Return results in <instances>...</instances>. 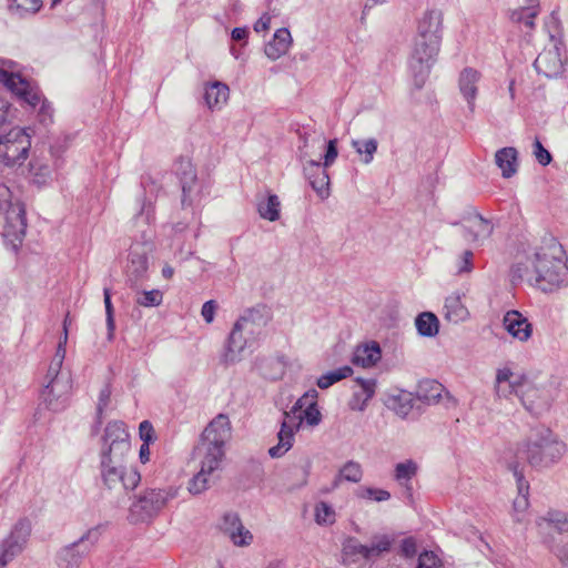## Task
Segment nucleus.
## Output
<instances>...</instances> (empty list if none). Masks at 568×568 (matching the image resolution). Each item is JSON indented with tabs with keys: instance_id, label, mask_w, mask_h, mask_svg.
Listing matches in <instances>:
<instances>
[{
	"instance_id": "nucleus-1",
	"label": "nucleus",
	"mask_w": 568,
	"mask_h": 568,
	"mask_svg": "<svg viewBox=\"0 0 568 568\" xmlns=\"http://www.w3.org/2000/svg\"><path fill=\"white\" fill-rule=\"evenodd\" d=\"M566 450V445L558 440L548 428L535 429L526 438L507 447L501 460L513 471L520 489H526L524 468L544 469L558 463Z\"/></svg>"
},
{
	"instance_id": "nucleus-2",
	"label": "nucleus",
	"mask_w": 568,
	"mask_h": 568,
	"mask_svg": "<svg viewBox=\"0 0 568 568\" xmlns=\"http://www.w3.org/2000/svg\"><path fill=\"white\" fill-rule=\"evenodd\" d=\"M532 266L536 285L541 291L551 292L568 285L567 255L555 237L542 241L534 255Z\"/></svg>"
},
{
	"instance_id": "nucleus-3",
	"label": "nucleus",
	"mask_w": 568,
	"mask_h": 568,
	"mask_svg": "<svg viewBox=\"0 0 568 568\" xmlns=\"http://www.w3.org/2000/svg\"><path fill=\"white\" fill-rule=\"evenodd\" d=\"M271 320V310L265 304L246 308L229 335L226 358L235 361L236 355L246 346L258 341Z\"/></svg>"
},
{
	"instance_id": "nucleus-4",
	"label": "nucleus",
	"mask_w": 568,
	"mask_h": 568,
	"mask_svg": "<svg viewBox=\"0 0 568 568\" xmlns=\"http://www.w3.org/2000/svg\"><path fill=\"white\" fill-rule=\"evenodd\" d=\"M232 427L227 415L219 414L204 428L194 449L200 466L217 471L225 457V444L231 439Z\"/></svg>"
},
{
	"instance_id": "nucleus-5",
	"label": "nucleus",
	"mask_w": 568,
	"mask_h": 568,
	"mask_svg": "<svg viewBox=\"0 0 568 568\" xmlns=\"http://www.w3.org/2000/svg\"><path fill=\"white\" fill-rule=\"evenodd\" d=\"M0 215L4 217L2 236L17 250L27 231L26 206L19 200L13 201L11 190L3 183H0Z\"/></svg>"
},
{
	"instance_id": "nucleus-6",
	"label": "nucleus",
	"mask_w": 568,
	"mask_h": 568,
	"mask_svg": "<svg viewBox=\"0 0 568 568\" xmlns=\"http://www.w3.org/2000/svg\"><path fill=\"white\" fill-rule=\"evenodd\" d=\"M100 475L104 488L119 495L135 489L141 481L140 473L124 464V456L102 454Z\"/></svg>"
},
{
	"instance_id": "nucleus-7",
	"label": "nucleus",
	"mask_w": 568,
	"mask_h": 568,
	"mask_svg": "<svg viewBox=\"0 0 568 568\" xmlns=\"http://www.w3.org/2000/svg\"><path fill=\"white\" fill-rule=\"evenodd\" d=\"M0 83L30 106L36 108L40 104L38 113L40 122L45 123L52 120L53 109L40 90L20 74L4 69L3 64L0 65Z\"/></svg>"
},
{
	"instance_id": "nucleus-8",
	"label": "nucleus",
	"mask_w": 568,
	"mask_h": 568,
	"mask_svg": "<svg viewBox=\"0 0 568 568\" xmlns=\"http://www.w3.org/2000/svg\"><path fill=\"white\" fill-rule=\"evenodd\" d=\"M442 42L415 34L409 55V68L415 84L422 88L428 77L430 69L436 63Z\"/></svg>"
},
{
	"instance_id": "nucleus-9",
	"label": "nucleus",
	"mask_w": 568,
	"mask_h": 568,
	"mask_svg": "<svg viewBox=\"0 0 568 568\" xmlns=\"http://www.w3.org/2000/svg\"><path fill=\"white\" fill-rule=\"evenodd\" d=\"M175 496L176 490L172 487L145 489L130 507L131 523L151 521Z\"/></svg>"
},
{
	"instance_id": "nucleus-10",
	"label": "nucleus",
	"mask_w": 568,
	"mask_h": 568,
	"mask_svg": "<svg viewBox=\"0 0 568 568\" xmlns=\"http://www.w3.org/2000/svg\"><path fill=\"white\" fill-rule=\"evenodd\" d=\"M31 135L27 129L13 128L0 135V165H21L29 155Z\"/></svg>"
},
{
	"instance_id": "nucleus-11",
	"label": "nucleus",
	"mask_w": 568,
	"mask_h": 568,
	"mask_svg": "<svg viewBox=\"0 0 568 568\" xmlns=\"http://www.w3.org/2000/svg\"><path fill=\"white\" fill-rule=\"evenodd\" d=\"M302 422L303 414L300 408H296L295 403L290 412L283 414L281 429L277 434L278 443L268 449V455L272 458H280L292 448L295 432L298 430Z\"/></svg>"
},
{
	"instance_id": "nucleus-12",
	"label": "nucleus",
	"mask_w": 568,
	"mask_h": 568,
	"mask_svg": "<svg viewBox=\"0 0 568 568\" xmlns=\"http://www.w3.org/2000/svg\"><path fill=\"white\" fill-rule=\"evenodd\" d=\"M31 534V523L22 518L16 523L10 535L0 547V568L7 566L16 556L24 549Z\"/></svg>"
},
{
	"instance_id": "nucleus-13",
	"label": "nucleus",
	"mask_w": 568,
	"mask_h": 568,
	"mask_svg": "<svg viewBox=\"0 0 568 568\" xmlns=\"http://www.w3.org/2000/svg\"><path fill=\"white\" fill-rule=\"evenodd\" d=\"M99 539V531L97 529L89 530L75 542L63 547L58 554V565L61 568H75L78 567L84 556L89 554L92 546Z\"/></svg>"
},
{
	"instance_id": "nucleus-14",
	"label": "nucleus",
	"mask_w": 568,
	"mask_h": 568,
	"mask_svg": "<svg viewBox=\"0 0 568 568\" xmlns=\"http://www.w3.org/2000/svg\"><path fill=\"white\" fill-rule=\"evenodd\" d=\"M519 399L531 414L540 415L549 409L552 403V393L549 387H539L527 378L523 384Z\"/></svg>"
},
{
	"instance_id": "nucleus-15",
	"label": "nucleus",
	"mask_w": 568,
	"mask_h": 568,
	"mask_svg": "<svg viewBox=\"0 0 568 568\" xmlns=\"http://www.w3.org/2000/svg\"><path fill=\"white\" fill-rule=\"evenodd\" d=\"M71 387L70 378H58L54 382H48L41 390L40 398L48 409L52 412L62 410L67 406Z\"/></svg>"
},
{
	"instance_id": "nucleus-16",
	"label": "nucleus",
	"mask_w": 568,
	"mask_h": 568,
	"mask_svg": "<svg viewBox=\"0 0 568 568\" xmlns=\"http://www.w3.org/2000/svg\"><path fill=\"white\" fill-rule=\"evenodd\" d=\"M103 440L108 445V449H103L102 454L111 456H125L130 450L129 434L122 422H111L106 425Z\"/></svg>"
},
{
	"instance_id": "nucleus-17",
	"label": "nucleus",
	"mask_w": 568,
	"mask_h": 568,
	"mask_svg": "<svg viewBox=\"0 0 568 568\" xmlns=\"http://www.w3.org/2000/svg\"><path fill=\"white\" fill-rule=\"evenodd\" d=\"M219 529L230 538L234 546L245 547L253 541V535L244 527L236 513H225L219 523Z\"/></svg>"
},
{
	"instance_id": "nucleus-18",
	"label": "nucleus",
	"mask_w": 568,
	"mask_h": 568,
	"mask_svg": "<svg viewBox=\"0 0 568 568\" xmlns=\"http://www.w3.org/2000/svg\"><path fill=\"white\" fill-rule=\"evenodd\" d=\"M527 377L515 374L509 367L498 368L496 372L494 389L498 398H509L511 395L520 397L521 387Z\"/></svg>"
},
{
	"instance_id": "nucleus-19",
	"label": "nucleus",
	"mask_w": 568,
	"mask_h": 568,
	"mask_svg": "<svg viewBox=\"0 0 568 568\" xmlns=\"http://www.w3.org/2000/svg\"><path fill=\"white\" fill-rule=\"evenodd\" d=\"M444 13L439 9L426 10L417 20L416 34L443 41Z\"/></svg>"
},
{
	"instance_id": "nucleus-20",
	"label": "nucleus",
	"mask_w": 568,
	"mask_h": 568,
	"mask_svg": "<svg viewBox=\"0 0 568 568\" xmlns=\"http://www.w3.org/2000/svg\"><path fill=\"white\" fill-rule=\"evenodd\" d=\"M148 271V256L145 250L136 244L130 247L125 273L131 286L136 285L145 277Z\"/></svg>"
},
{
	"instance_id": "nucleus-21",
	"label": "nucleus",
	"mask_w": 568,
	"mask_h": 568,
	"mask_svg": "<svg viewBox=\"0 0 568 568\" xmlns=\"http://www.w3.org/2000/svg\"><path fill=\"white\" fill-rule=\"evenodd\" d=\"M480 79L481 73L474 68H465L459 73V92L466 100L468 109L471 113L475 111V101L478 94V83Z\"/></svg>"
},
{
	"instance_id": "nucleus-22",
	"label": "nucleus",
	"mask_w": 568,
	"mask_h": 568,
	"mask_svg": "<svg viewBox=\"0 0 568 568\" xmlns=\"http://www.w3.org/2000/svg\"><path fill=\"white\" fill-rule=\"evenodd\" d=\"M534 67L539 74L546 78H556L564 71V62L560 52L557 48L541 51L535 62Z\"/></svg>"
},
{
	"instance_id": "nucleus-23",
	"label": "nucleus",
	"mask_w": 568,
	"mask_h": 568,
	"mask_svg": "<svg viewBox=\"0 0 568 568\" xmlns=\"http://www.w3.org/2000/svg\"><path fill=\"white\" fill-rule=\"evenodd\" d=\"M304 174L320 197L326 199L329 195V178L326 169L320 162L307 161L304 165Z\"/></svg>"
},
{
	"instance_id": "nucleus-24",
	"label": "nucleus",
	"mask_w": 568,
	"mask_h": 568,
	"mask_svg": "<svg viewBox=\"0 0 568 568\" xmlns=\"http://www.w3.org/2000/svg\"><path fill=\"white\" fill-rule=\"evenodd\" d=\"M503 325L505 329L516 339L526 342L531 337V323L518 311H508L504 315Z\"/></svg>"
},
{
	"instance_id": "nucleus-25",
	"label": "nucleus",
	"mask_w": 568,
	"mask_h": 568,
	"mask_svg": "<svg viewBox=\"0 0 568 568\" xmlns=\"http://www.w3.org/2000/svg\"><path fill=\"white\" fill-rule=\"evenodd\" d=\"M354 382L358 388L354 389L348 407L352 410L364 412L375 395L376 381L374 378L357 377Z\"/></svg>"
},
{
	"instance_id": "nucleus-26",
	"label": "nucleus",
	"mask_w": 568,
	"mask_h": 568,
	"mask_svg": "<svg viewBox=\"0 0 568 568\" xmlns=\"http://www.w3.org/2000/svg\"><path fill=\"white\" fill-rule=\"evenodd\" d=\"M465 295L454 292L445 300L443 315L446 321L458 324L469 317L468 308L463 303Z\"/></svg>"
},
{
	"instance_id": "nucleus-27",
	"label": "nucleus",
	"mask_w": 568,
	"mask_h": 568,
	"mask_svg": "<svg viewBox=\"0 0 568 568\" xmlns=\"http://www.w3.org/2000/svg\"><path fill=\"white\" fill-rule=\"evenodd\" d=\"M68 317H69V315L65 316L64 322H63V333H64L63 338H61L58 344L55 354L49 365L47 375L44 377L45 383L54 382L58 378H70L68 375H65L61 372L63 359L65 357V344L68 341V327H67Z\"/></svg>"
},
{
	"instance_id": "nucleus-28",
	"label": "nucleus",
	"mask_w": 568,
	"mask_h": 568,
	"mask_svg": "<svg viewBox=\"0 0 568 568\" xmlns=\"http://www.w3.org/2000/svg\"><path fill=\"white\" fill-rule=\"evenodd\" d=\"M292 36L288 29L281 28L275 31L272 40L265 45V54L271 60H277L287 53L292 45Z\"/></svg>"
},
{
	"instance_id": "nucleus-29",
	"label": "nucleus",
	"mask_w": 568,
	"mask_h": 568,
	"mask_svg": "<svg viewBox=\"0 0 568 568\" xmlns=\"http://www.w3.org/2000/svg\"><path fill=\"white\" fill-rule=\"evenodd\" d=\"M317 396L316 389L307 390L296 402V408H300L303 414V419L311 426H316L322 419V415L317 408Z\"/></svg>"
},
{
	"instance_id": "nucleus-30",
	"label": "nucleus",
	"mask_w": 568,
	"mask_h": 568,
	"mask_svg": "<svg viewBox=\"0 0 568 568\" xmlns=\"http://www.w3.org/2000/svg\"><path fill=\"white\" fill-rule=\"evenodd\" d=\"M540 534H549L554 538V532H568V516L560 511H549L547 517L537 521Z\"/></svg>"
},
{
	"instance_id": "nucleus-31",
	"label": "nucleus",
	"mask_w": 568,
	"mask_h": 568,
	"mask_svg": "<svg viewBox=\"0 0 568 568\" xmlns=\"http://www.w3.org/2000/svg\"><path fill=\"white\" fill-rule=\"evenodd\" d=\"M382 357L379 344L371 342L358 345L353 354L352 362L362 367L374 366Z\"/></svg>"
},
{
	"instance_id": "nucleus-32",
	"label": "nucleus",
	"mask_w": 568,
	"mask_h": 568,
	"mask_svg": "<svg viewBox=\"0 0 568 568\" xmlns=\"http://www.w3.org/2000/svg\"><path fill=\"white\" fill-rule=\"evenodd\" d=\"M517 150L511 146L503 148L496 152L495 162L497 166L501 170V174L504 178H511L517 172Z\"/></svg>"
},
{
	"instance_id": "nucleus-33",
	"label": "nucleus",
	"mask_w": 568,
	"mask_h": 568,
	"mask_svg": "<svg viewBox=\"0 0 568 568\" xmlns=\"http://www.w3.org/2000/svg\"><path fill=\"white\" fill-rule=\"evenodd\" d=\"M229 94V87L222 82L215 81L206 87L204 100L210 109H220L224 103H226Z\"/></svg>"
},
{
	"instance_id": "nucleus-34",
	"label": "nucleus",
	"mask_w": 568,
	"mask_h": 568,
	"mask_svg": "<svg viewBox=\"0 0 568 568\" xmlns=\"http://www.w3.org/2000/svg\"><path fill=\"white\" fill-rule=\"evenodd\" d=\"M444 386L434 379H425L418 384L416 394L419 400L430 405L439 402Z\"/></svg>"
},
{
	"instance_id": "nucleus-35",
	"label": "nucleus",
	"mask_w": 568,
	"mask_h": 568,
	"mask_svg": "<svg viewBox=\"0 0 568 568\" xmlns=\"http://www.w3.org/2000/svg\"><path fill=\"white\" fill-rule=\"evenodd\" d=\"M260 216L270 222H275L281 216V201L276 194L267 192L265 199L257 201Z\"/></svg>"
},
{
	"instance_id": "nucleus-36",
	"label": "nucleus",
	"mask_w": 568,
	"mask_h": 568,
	"mask_svg": "<svg viewBox=\"0 0 568 568\" xmlns=\"http://www.w3.org/2000/svg\"><path fill=\"white\" fill-rule=\"evenodd\" d=\"M539 13V4L537 0H528V4L520 7L510 12L509 18L515 23H523L529 29L535 27V18Z\"/></svg>"
},
{
	"instance_id": "nucleus-37",
	"label": "nucleus",
	"mask_w": 568,
	"mask_h": 568,
	"mask_svg": "<svg viewBox=\"0 0 568 568\" xmlns=\"http://www.w3.org/2000/svg\"><path fill=\"white\" fill-rule=\"evenodd\" d=\"M216 478L215 471L200 466V470L189 483V491L193 495L201 494L206 490Z\"/></svg>"
},
{
	"instance_id": "nucleus-38",
	"label": "nucleus",
	"mask_w": 568,
	"mask_h": 568,
	"mask_svg": "<svg viewBox=\"0 0 568 568\" xmlns=\"http://www.w3.org/2000/svg\"><path fill=\"white\" fill-rule=\"evenodd\" d=\"M415 325L420 335L428 337L435 336L439 329L438 318L430 312L419 314L416 317Z\"/></svg>"
},
{
	"instance_id": "nucleus-39",
	"label": "nucleus",
	"mask_w": 568,
	"mask_h": 568,
	"mask_svg": "<svg viewBox=\"0 0 568 568\" xmlns=\"http://www.w3.org/2000/svg\"><path fill=\"white\" fill-rule=\"evenodd\" d=\"M363 478V469L362 466L354 460H349L343 465L339 469L338 475L334 479L333 486L338 487L342 480L351 481V483H359Z\"/></svg>"
},
{
	"instance_id": "nucleus-40",
	"label": "nucleus",
	"mask_w": 568,
	"mask_h": 568,
	"mask_svg": "<svg viewBox=\"0 0 568 568\" xmlns=\"http://www.w3.org/2000/svg\"><path fill=\"white\" fill-rule=\"evenodd\" d=\"M180 182L182 187V205H192L201 192L196 174H193V179L184 176L180 179Z\"/></svg>"
},
{
	"instance_id": "nucleus-41",
	"label": "nucleus",
	"mask_w": 568,
	"mask_h": 568,
	"mask_svg": "<svg viewBox=\"0 0 568 568\" xmlns=\"http://www.w3.org/2000/svg\"><path fill=\"white\" fill-rule=\"evenodd\" d=\"M493 224L481 215H476L469 221L468 232L474 241L487 239L493 233Z\"/></svg>"
},
{
	"instance_id": "nucleus-42",
	"label": "nucleus",
	"mask_w": 568,
	"mask_h": 568,
	"mask_svg": "<svg viewBox=\"0 0 568 568\" xmlns=\"http://www.w3.org/2000/svg\"><path fill=\"white\" fill-rule=\"evenodd\" d=\"M351 144L359 155H363L362 161L365 164H369L373 161L374 154L378 148L377 140L373 138L367 140H353Z\"/></svg>"
},
{
	"instance_id": "nucleus-43",
	"label": "nucleus",
	"mask_w": 568,
	"mask_h": 568,
	"mask_svg": "<svg viewBox=\"0 0 568 568\" xmlns=\"http://www.w3.org/2000/svg\"><path fill=\"white\" fill-rule=\"evenodd\" d=\"M353 374V368L349 366H343L335 371L328 372L322 375L316 384L321 389H326L335 383L349 377Z\"/></svg>"
},
{
	"instance_id": "nucleus-44",
	"label": "nucleus",
	"mask_w": 568,
	"mask_h": 568,
	"mask_svg": "<svg viewBox=\"0 0 568 568\" xmlns=\"http://www.w3.org/2000/svg\"><path fill=\"white\" fill-rule=\"evenodd\" d=\"M393 539L387 535L375 536L371 546H367V560L377 558L384 552H388L392 547Z\"/></svg>"
},
{
	"instance_id": "nucleus-45",
	"label": "nucleus",
	"mask_w": 568,
	"mask_h": 568,
	"mask_svg": "<svg viewBox=\"0 0 568 568\" xmlns=\"http://www.w3.org/2000/svg\"><path fill=\"white\" fill-rule=\"evenodd\" d=\"M163 302V293L160 290L142 291L136 293L135 303L143 307H154Z\"/></svg>"
},
{
	"instance_id": "nucleus-46",
	"label": "nucleus",
	"mask_w": 568,
	"mask_h": 568,
	"mask_svg": "<svg viewBox=\"0 0 568 568\" xmlns=\"http://www.w3.org/2000/svg\"><path fill=\"white\" fill-rule=\"evenodd\" d=\"M42 7L41 0H14L10 6V10L18 13L19 16L34 14Z\"/></svg>"
},
{
	"instance_id": "nucleus-47",
	"label": "nucleus",
	"mask_w": 568,
	"mask_h": 568,
	"mask_svg": "<svg viewBox=\"0 0 568 568\" xmlns=\"http://www.w3.org/2000/svg\"><path fill=\"white\" fill-rule=\"evenodd\" d=\"M417 473V464L412 459L404 463H398L395 466V479L403 484L409 481Z\"/></svg>"
},
{
	"instance_id": "nucleus-48",
	"label": "nucleus",
	"mask_w": 568,
	"mask_h": 568,
	"mask_svg": "<svg viewBox=\"0 0 568 568\" xmlns=\"http://www.w3.org/2000/svg\"><path fill=\"white\" fill-rule=\"evenodd\" d=\"M355 495L361 499H369L375 501H385L390 498L389 491L381 488L359 487Z\"/></svg>"
},
{
	"instance_id": "nucleus-49",
	"label": "nucleus",
	"mask_w": 568,
	"mask_h": 568,
	"mask_svg": "<svg viewBox=\"0 0 568 568\" xmlns=\"http://www.w3.org/2000/svg\"><path fill=\"white\" fill-rule=\"evenodd\" d=\"M104 306H105V315H106V328H108V339L112 341L114 337L115 331V321H114V308L111 302V291L110 288H104Z\"/></svg>"
},
{
	"instance_id": "nucleus-50",
	"label": "nucleus",
	"mask_w": 568,
	"mask_h": 568,
	"mask_svg": "<svg viewBox=\"0 0 568 568\" xmlns=\"http://www.w3.org/2000/svg\"><path fill=\"white\" fill-rule=\"evenodd\" d=\"M315 520L320 525L333 524L335 513L333 508L325 501H321L315 506Z\"/></svg>"
},
{
	"instance_id": "nucleus-51",
	"label": "nucleus",
	"mask_w": 568,
	"mask_h": 568,
	"mask_svg": "<svg viewBox=\"0 0 568 568\" xmlns=\"http://www.w3.org/2000/svg\"><path fill=\"white\" fill-rule=\"evenodd\" d=\"M174 172L179 179L187 178L193 179V174H196V171L189 158H179L174 163Z\"/></svg>"
},
{
	"instance_id": "nucleus-52",
	"label": "nucleus",
	"mask_w": 568,
	"mask_h": 568,
	"mask_svg": "<svg viewBox=\"0 0 568 568\" xmlns=\"http://www.w3.org/2000/svg\"><path fill=\"white\" fill-rule=\"evenodd\" d=\"M393 407L398 415L406 416L413 408L412 394L402 393L393 398Z\"/></svg>"
},
{
	"instance_id": "nucleus-53",
	"label": "nucleus",
	"mask_w": 568,
	"mask_h": 568,
	"mask_svg": "<svg viewBox=\"0 0 568 568\" xmlns=\"http://www.w3.org/2000/svg\"><path fill=\"white\" fill-rule=\"evenodd\" d=\"M345 555L347 556H359L363 559L367 560V551L368 548L366 545L361 544L355 538H349L343 547Z\"/></svg>"
},
{
	"instance_id": "nucleus-54",
	"label": "nucleus",
	"mask_w": 568,
	"mask_h": 568,
	"mask_svg": "<svg viewBox=\"0 0 568 568\" xmlns=\"http://www.w3.org/2000/svg\"><path fill=\"white\" fill-rule=\"evenodd\" d=\"M416 568H442L440 559L432 551H424L418 557Z\"/></svg>"
},
{
	"instance_id": "nucleus-55",
	"label": "nucleus",
	"mask_w": 568,
	"mask_h": 568,
	"mask_svg": "<svg viewBox=\"0 0 568 568\" xmlns=\"http://www.w3.org/2000/svg\"><path fill=\"white\" fill-rule=\"evenodd\" d=\"M473 260H474V253L470 250L464 251L456 263L457 273L458 274L470 273L474 267Z\"/></svg>"
},
{
	"instance_id": "nucleus-56",
	"label": "nucleus",
	"mask_w": 568,
	"mask_h": 568,
	"mask_svg": "<svg viewBox=\"0 0 568 568\" xmlns=\"http://www.w3.org/2000/svg\"><path fill=\"white\" fill-rule=\"evenodd\" d=\"M30 171L34 176V182L42 184L45 179L50 175V168L45 164H39L37 161L30 162Z\"/></svg>"
},
{
	"instance_id": "nucleus-57",
	"label": "nucleus",
	"mask_w": 568,
	"mask_h": 568,
	"mask_svg": "<svg viewBox=\"0 0 568 568\" xmlns=\"http://www.w3.org/2000/svg\"><path fill=\"white\" fill-rule=\"evenodd\" d=\"M518 497L514 500V510L516 513H523L527 509L528 503V494H529V484L526 480V489L521 490L519 481H517Z\"/></svg>"
},
{
	"instance_id": "nucleus-58",
	"label": "nucleus",
	"mask_w": 568,
	"mask_h": 568,
	"mask_svg": "<svg viewBox=\"0 0 568 568\" xmlns=\"http://www.w3.org/2000/svg\"><path fill=\"white\" fill-rule=\"evenodd\" d=\"M534 154L536 156V160L544 166L548 165L552 160L549 151L544 148V145L538 139H536L534 142Z\"/></svg>"
},
{
	"instance_id": "nucleus-59",
	"label": "nucleus",
	"mask_w": 568,
	"mask_h": 568,
	"mask_svg": "<svg viewBox=\"0 0 568 568\" xmlns=\"http://www.w3.org/2000/svg\"><path fill=\"white\" fill-rule=\"evenodd\" d=\"M337 155H338L337 141L329 140L327 143L326 153L324 155L323 166L325 169L331 166L334 163V161L336 160Z\"/></svg>"
},
{
	"instance_id": "nucleus-60",
	"label": "nucleus",
	"mask_w": 568,
	"mask_h": 568,
	"mask_svg": "<svg viewBox=\"0 0 568 568\" xmlns=\"http://www.w3.org/2000/svg\"><path fill=\"white\" fill-rule=\"evenodd\" d=\"M139 434L144 444H150L154 438L152 424L149 420H143L139 426Z\"/></svg>"
},
{
	"instance_id": "nucleus-61",
	"label": "nucleus",
	"mask_w": 568,
	"mask_h": 568,
	"mask_svg": "<svg viewBox=\"0 0 568 568\" xmlns=\"http://www.w3.org/2000/svg\"><path fill=\"white\" fill-rule=\"evenodd\" d=\"M216 310H217V304L213 300L207 301L203 304L202 310H201V315L203 316V318L206 323L213 322Z\"/></svg>"
},
{
	"instance_id": "nucleus-62",
	"label": "nucleus",
	"mask_w": 568,
	"mask_h": 568,
	"mask_svg": "<svg viewBox=\"0 0 568 568\" xmlns=\"http://www.w3.org/2000/svg\"><path fill=\"white\" fill-rule=\"evenodd\" d=\"M11 118L10 103L0 97V126L9 122Z\"/></svg>"
},
{
	"instance_id": "nucleus-63",
	"label": "nucleus",
	"mask_w": 568,
	"mask_h": 568,
	"mask_svg": "<svg viewBox=\"0 0 568 568\" xmlns=\"http://www.w3.org/2000/svg\"><path fill=\"white\" fill-rule=\"evenodd\" d=\"M551 550L560 560L562 568H568V544L562 547H551Z\"/></svg>"
},
{
	"instance_id": "nucleus-64",
	"label": "nucleus",
	"mask_w": 568,
	"mask_h": 568,
	"mask_svg": "<svg viewBox=\"0 0 568 568\" xmlns=\"http://www.w3.org/2000/svg\"><path fill=\"white\" fill-rule=\"evenodd\" d=\"M271 17L268 14H263L255 23L254 30L255 32H264L270 29Z\"/></svg>"
}]
</instances>
